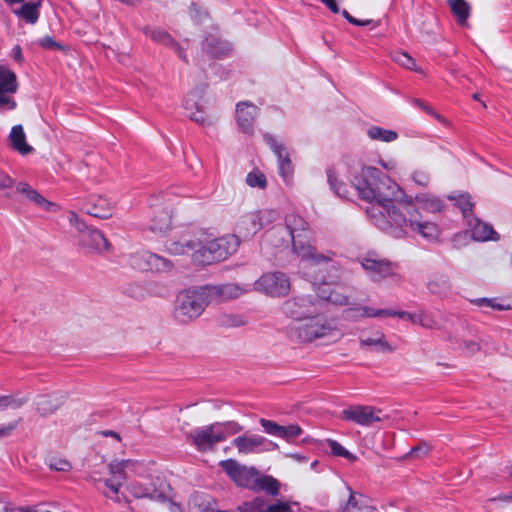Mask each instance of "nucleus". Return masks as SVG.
<instances>
[{"mask_svg": "<svg viewBox=\"0 0 512 512\" xmlns=\"http://www.w3.org/2000/svg\"><path fill=\"white\" fill-rule=\"evenodd\" d=\"M9 140L13 149L22 155H27L33 151V147L26 142V136L22 125H15L12 127Z\"/></svg>", "mask_w": 512, "mask_h": 512, "instance_id": "30", "label": "nucleus"}, {"mask_svg": "<svg viewBox=\"0 0 512 512\" xmlns=\"http://www.w3.org/2000/svg\"><path fill=\"white\" fill-rule=\"evenodd\" d=\"M261 223V229L271 223H273L278 218V212L274 209H265L261 211H255Z\"/></svg>", "mask_w": 512, "mask_h": 512, "instance_id": "53", "label": "nucleus"}, {"mask_svg": "<svg viewBox=\"0 0 512 512\" xmlns=\"http://www.w3.org/2000/svg\"><path fill=\"white\" fill-rule=\"evenodd\" d=\"M283 312L294 319V321H298L299 319H304L305 317L313 314L315 312L314 309V301L312 296H298L293 297L291 299L286 300L282 306Z\"/></svg>", "mask_w": 512, "mask_h": 512, "instance_id": "15", "label": "nucleus"}, {"mask_svg": "<svg viewBox=\"0 0 512 512\" xmlns=\"http://www.w3.org/2000/svg\"><path fill=\"white\" fill-rule=\"evenodd\" d=\"M27 198L33 202H35L40 208H43L46 211H52L55 204L46 200L41 194H39L36 190L30 192Z\"/></svg>", "mask_w": 512, "mask_h": 512, "instance_id": "55", "label": "nucleus"}, {"mask_svg": "<svg viewBox=\"0 0 512 512\" xmlns=\"http://www.w3.org/2000/svg\"><path fill=\"white\" fill-rule=\"evenodd\" d=\"M259 423L262 426L265 433L272 436L280 437L282 425H279L275 421L268 420L265 418H261L259 420Z\"/></svg>", "mask_w": 512, "mask_h": 512, "instance_id": "54", "label": "nucleus"}, {"mask_svg": "<svg viewBox=\"0 0 512 512\" xmlns=\"http://www.w3.org/2000/svg\"><path fill=\"white\" fill-rule=\"evenodd\" d=\"M129 265L139 271L166 273L172 271L171 260L150 251H138L130 255Z\"/></svg>", "mask_w": 512, "mask_h": 512, "instance_id": "5", "label": "nucleus"}, {"mask_svg": "<svg viewBox=\"0 0 512 512\" xmlns=\"http://www.w3.org/2000/svg\"><path fill=\"white\" fill-rule=\"evenodd\" d=\"M361 346L375 347L376 350L381 352H392L393 347L385 340V335L376 331L372 336L362 334L359 338Z\"/></svg>", "mask_w": 512, "mask_h": 512, "instance_id": "32", "label": "nucleus"}, {"mask_svg": "<svg viewBox=\"0 0 512 512\" xmlns=\"http://www.w3.org/2000/svg\"><path fill=\"white\" fill-rule=\"evenodd\" d=\"M212 295L227 296L230 298L239 295L237 286L227 284L223 286H205L197 290H186L177 296L174 317L181 323L190 322L198 318L210 302Z\"/></svg>", "mask_w": 512, "mask_h": 512, "instance_id": "2", "label": "nucleus"}, {"mask_svg": "<svg viewBox=\"0 0 512 512\" xmlns=\"http://www.w3.org/2000/svg\"><path fill=\"white\" fill-rule=\"evenodd\" d=\"M303 433L302 428L297 424H289L287 426H282L281 434L279 438L285 439L290 442L293 439L299 437Z\"/></svg>", "mask_w": 512, "mask_h": 512, "instance_id": "52", "label": "nucleus"}, {"mask_svg": "<svg viewBox=\"0 0 512 512\" xmlns=\"http://www.w3.org/2000/svg\"><path fill=\"white\" fill-rule=\"evenodd\" d=\"M65 396L60 393L38 396L35 402L37 412L47 417L55 413L64 403Z\"/></svg>", "mask_w": 512, "mask_h": 512, "instance_id": "24", "label": "nucleus"}, {"mask_svg": "<svg viewBox=\"0 0 512 512\" xmlns=\"http://www.w3.org/2000/svg\"><path fill=\"white\" fill-rule=\"evenodd\" d=\"M48 466L51 470L66 472L72 467L71 463L64 458L52 457L49 460Z\"/></svg>", "mask_w": 512, "mask_h": 512, "instance_id": "56", "label": "nucleus"}, {"mask_svg": "<svg viewBox=\"0 0 512 512\" xmlns=\"http://www.w3.org/2000/svg\"><path fill=\"white\" fill-rule=\"evenodd\" d=\"M81 210L95 218L107 219L112 216V204L103 196L91 195L82 202Z\"/></svg>", "mask_w": 512, "mask_h": 512, "instance_id": "18", "label": "nucleus"}, {"mask_svg": "<svg viewBox=\"0 0 512 512\" xmlns=\"http://www.w3.org/2000/svg\"><path fill=\"white\" fill-rule=\"evenodd\" d=\"M18 89L16 74L7 68L0 66V92L14 94Z\"/></svg>", "mask_w": 512, "mask_h": 512, "instance_id": "36", "label": "nucleus"}, {"mask_svg": "<svg viewBox=\"0 0 512 512\" xmlns=\"http://www.w3.org/2000/svg\"><path fill=\"white\" fill-rule=\"evenodd\" d=\"M203 49L214 58H222L232 52V46L229 42L214 36L207 37L204 40Z\"/></svg>", "mask_w": 512, "mask_h": 512, "instance_id": "25", "label": "nucleus"}, {"mask_svg": "<svg viewBox=\"0 0 512 512\" xmlns=\"http://www.w3.org/2000/svg\"><path fill=\"white\" fill-rule=\"evenodd\" d=\"M219 466L237 486L252 490L258 471L256 468L241 465L235 459L222 460Z\"/></svg>", "mask_w": 512, "mask_h": 512, "instance_id": "7", "label": "nucleus"}, {"mask_svg": "<svg viewBox=\"0 0 512 512\" xmlns=\"http://www.w3.org/2000/svg\"><path fill=\"white\" fill-rule=\"evenodd\" d=\"M257 291L272 297L285 296L290 290V281L283 272L263 274L254 284Z\"/></svg>", "mask_w": 512, "mask_h": 512, "instance_id": "6", "label": "nucleus"}, {"mask_svg": "<svg viewBox=\"0 0 512 512\" xmlns=\"http://www.w3.org/2000/svg\"><path fill=\"white\" fill-rule=\"evenodd\" d=\"M470 302L478 307H490L498 311L510 309L509 305L497 303L494 298H476L470 300Z\"/></svg>", "mask_w": 512, "mask_h": 512, "instance_id": "50", "label": "nucleus"}, {"mask_svg": "<svg viewBox=\"0 0 512 512\" xmlns=\"http://www.w3.org/2000/svg\"><path fill=\"white\" fill-rule=\"evenodd\" d=\"M41 2H27L24 3L19 9L13 10V13L25 22L35 24L39 18V8Z\"/></svg>", "mask_w": 512, "mask_h": 512, "instance_id": "33", "label": "nucleus"}, {"mask_svg": "<svg viewBox=\"0 0 512 512\" xmlns=\"http://www.w3.org/2000/svg\"><path fill=\"white\" fill-rule=\"evenodd\" d=\"M285 227L291 239H298L303 238V234L308 230V223L298 214L290 213L285 217Z\"/></svg>", "mask_w": 512, "mask_h": 512, "instance_id": "29", "label": "nucleus"}, {"mask_svg": "<svg viewBox=\"0 0 512 512\" xmlns=\"http://www.w3.org/2000/svg\"><path fill=\"white\" fill-rule=\"evenodd\" d=\"M366 214L376 227L393 236L396 224L388 217L386 211L381 207V205L371 203V206L366 209Z\"/></svg>", "mask_w": 512, "mask_h": 512, "instance_id": "22", "label": "nucleus"}, {"mask_svg": "<svg viewBox=\"0 0 512 512\" xmlns=\"http://www.w3.org/2000/svg\"><path fill=\"white\" fill-rule=\"evenodd\" d=\"M259 108L250 101H241L236 104L235 118L239 129L245 134L254 132L255 118Z\"/></svg>", "mask_w": 512, "mask_h": 512, "instance_id": "16", "label": "nucleus"}, {"mask_svg": "<svg viewBox=\"0 0 512 512\" xmlns=\"http://www.w3.org/2000/svg\"><path fill=\"white\" fill-rule=\"evenodd\" d=\"M214 424L219 425L217 430H219L221 434L224 436V440L228 436L235 435L243 430V427L235 421L215 422Z\"/></svg>", "mask_w": 512, "mask_h": 512, "instance_id": "47", "label": "nucleus"}, {"mask_svg": "<svg viewBox=\"0 0 512 512\" xmlns=\"http://www.w3.org/2000/svg\"><path fill=\"white\" fill-rule=\"evenodd\" d=\"M447 4L455 16L457 23L461 26L465 25L470 16L471 8L469 3L465 0H447Z\"/></svg>", "mask_w": 512, "mask_h": 512, "instance_id": "37", "label": "nucleus"}, {"mask_svg": "<svg viewBox=\"0 0 512 512\" xmlns=\"http://www.w3.org/2000/svg\"><path fill=\"white\" fill-rule=\"evenodd\" d=\"M326 175L329 187L334 194L340 198H348L347 185L338 180L335 169L333 167H328L326 169Z\"/></svg>", "mask_w": 512, "mask_h": 512, "instance_id": "41", "label": "nucleus"}, {"mask_svg": "<svg viewBox=\"0 0 512 512\" xmlns=\"http://www.w3.org/2000/svg\"><path fill=\"white\" fill-rule=\"evenodd\" d=\"M468 226L470 227L472 237L474 240L486 242V241H498L499 234L493 229V227L486 222H483L478 217L474 216L468 220Z\"/></svg>", "mask_w": 512, "mask_h": 512, "instance_id": "21", "label": "nucleus"}, {"mask_svg": "<svg viewBox=\"0 0 512 512\" xmlns=\"http://www.w3.org/2000/svg\"><path fill=\"white\" fill-rule=\"evenodd\" d=\"M211 497L203 493H195L189 500L191 512H214Z\"/></svg>", "mask_w": 512, "mask_h": 512, "instance_id": "40", "label": "nucleus"}, {"mask_svg": "<svg viewBox=\"0 0 512 512\" xmlns=\"http://www.w3.org/2000/svg\"><path fill=\"white\" fill-rule=\"evenodd\" d=\"M328 446L331 450V453L334 456L344 457L350 462H354L357 460V456L349 452L346 448H344L339 442L336 440H328Z\"/></svg>", "mask_w": 512, "mask_h": 512, "instance_id": "46", "label": "nucleus"}, {"mask_svg": "<svg viewBox=\"0 0 512 512\" xmlns=\"http://www.w3.org/2000/svg\"><path fill=\"white\" fill-rule=\"evenodd\" d=\"M246 183L252 188L265 189L267 186L266 176L260 171L249 172L246 176Z\"/></svg>", "mask_w": 512, "mask_h": 512, "instance_id": "48", "label": "nucleus"}, {"mask_svg": "<svg viewBox=\"0 0 512 512\" xmlns=\"http://www.w3.org/2000/svg\"><path fill=\"white\" fill-rule=\"evenodd\" d=\"M29 401V397H15L12 395H0V411L7 408L18 409Z\"/></svg>", "mask_w": 512, "mask_h": 512, "instance_id": "44", "label": "nucleus"}, {"mask_svg": "<svg viewBox=\"0 0 512 512\" xmlns=\"http://www.w3.org/2000/svg\"><path fill=\"white\" fill-rule=\"evenodd\" d=\"M145 34L149 38H151L153 41H155L159 44L171 47L172 49L175 50V52H177L179 54V57L182 61H184V62L187 61L185 56L182 55V50H181L180 46L178 45V43L165 30L160 29V28L147 27L145 29Z\"/></svg>", "mask_w": 512, "mask_h": 512, "instance_id": "26", "label": "nucleus"}, {"mask_svg": "<svg viewBox=\"0 0 512 512\" xmlns=\"http://www.w3.org/2000/svg\"><path fill=\"white\" fill-rule=\"evenodd\" d=\"M21 420L22 419L19 418L18 420H15V421L10 422L4 426H1L0 427V438L9 437L13 433V431L18 427Z\"/></svg>", "mask_w": 512, "mask_h": 512, "instance_id": "63", "label": "nucleus"}, {"mask_svg": "<svg viewBox=\"0 0 512 512\" xmlns=\"http://www.w3.org/2000/svg\"><path fill=\"white\" fill-rule=\"evenodd\" d=\"M448 199L454 201V205L457 206L462 212L463 217L468 221L471 217H474L471 195L469 193H461L458 195H449Z\"/></svg>", "mask_w": 512, "mask_h": 512, "instance_id": "35", "label": "nucleus"}, {"mask_svg": "<svg viewBox=\"0 0 512 512\" xmlns=\"http://www.w3.org/2000/svg\"><path fill=\"white\" fill-rule=\"evenodd\" d=\"M69 223L80 233V243L91 252L102 253L109 249L110 244L105 236L97 229L88 228L75 212H69Z\"/></svg>", "mask_w": 512, "mask_h": 512, "instance_id": "4", "label": "nucleus"}, {"mask_svg": "<svg viewBox=\"0 0 512 512\" xmlns=\"http://www.w3.org/2000/svg\"><path fill=\"white\" fill-rule=\"evenodd\" d=\"M429 451L428 445L423 442L417 446H414L410 449L409 454L411 456L421 457L423 455H426Z\"/></svg>", "mask_w": 512, "mask_h": 512, "instance_id": "64", "label": "nucleus"}, {"mask_svg": "<svg viewBox=\"0 0 512 512\" xmlns=\"http://www.w3.org/2000/svg\"><path fill=\"white\" fill-rule=\"evenodd\" d=\"M318 296L334 305L345 306L349 304V297L335 289L323 280L322 286L318 289Z\"/></svg>", "mask_w": 512, "mask_h": 512, "instance_id": "31", "label": "nucleus"}, {"mask_svg": "<svg viewBox=\"0 0 512 512\" xmlns=\"http://www.w3.org/2000/svg\"><path fill=\"white\" fill-rule=\"evenodd\" d=\"M197 246L196 241L187 240V241H175L168 240L165 243V251L171 255H185L190 251L194 252Z\"/></svg>", "mask_w": 512, "mask_h": 512, "instance_id": "38", "label": "nucleus"}, {"mask_svg": "<svg viewBox=\"0 0 512 512\" xmlns=\"http://www.w3.org/2000/svg\"><path fill=\"white\" fill-rule=\"evenodd\" d=\"M266 502L263 497H256L251 501L243 502L238 509L240 512H264Z\"/></svg>", "mask_w": 512, "mask_h": 512, "instance_id": "45", "label": "nucleus"}, {"mask_svg": "<svg viewBox=\"0 0 512 512\" xmlns=\"http://www.w3.org/2000/svg\"><path fill=\"white\" fill-rule=\"evenodd\" d=\"M390 309H375L371 307L348 308L343 311V317L347 320H358L362 317H389Z\"/></svg>", "mask_w": 512, "mask_h": 512, "instance_id": "27", "label": "nucleus"}, {"mask_svg": "<svg viewBox=\"0 0 512 512\" xmlns=\"http://www.w3.org/2000/svg\"><path fill=\"white\" fill-rule=\"evenodd\" d=\"M124 462L110 463L109 470L110 473L115 476V479L124 481L125 480V472H124Z\"/></svg>", "mask_w": 512, "mask_h": 512, "instance_id": "59", "label": "nucleus"}, {"mask_svg": "<svg viewBox=\"0 0 512 512\" xmlns=\"http://www.w3.org/2000/svg\"><path fill=\"white\" fill-rule=\"evenodd\" d=\"M417 324H419L423 328H427V329L439 328L438 321L434 318L432 313H430L428 311H421L418 314Z\"/></svg>", "mask_w": 512, "mask_h": 512, "instance_id": "51", "label": "nucleus"}, {"mask_svg": "<svg viewBox=\"0 0 512 512\" xmlns=\"http://www.w3.org/2000/svg\"><path fill=\"white\" fill-rule=\"evenodd\" d=\"M207 84L201 87L193 88L184 99V108L188 112L189 118L201 125H210L212 122L203 111L202 95Z\"/></svg>", "mask_w": 512, "mask_h": 512, "instance_id": "13", "label": "nucleus"}, {"mask_svg": "<svg viewBox=\"0 0 512 512\" xmlns=\"http://www.w3.org/2000/svg\"><path fill=\"white\" fill-rule=\"evenodd\" d=\"M264 512H292V509L289 503L278 501L275 504L266 505Z\"/></svg>", "mask_w": 512, "mask_h": 512, "instance_id": "60", "label": "nucleus"}, {"mask_svg": "<svg viewBox=\"0 0 512 512\" xmlns=\"http://www.w3.org/2000/svg\"><path fill=\"white\" fill-rule=\"evenodd\" d=\"M259 218L256 212H250L244 214L238 220L234 235L238 236V239L241 241L248 240L252 238L258 231L261 230V223L258 222Z\"/></svg>", "mask_w": 512, "mask_h": 512, "instance_id": "19", "label": "nucleus"}, {"mask_svg": "<svg viewBox=\"0 0 512 512\" xmlns=\"http://www.w3.org/2000/svg\"><path fill=\"white\" fill-rule=\"evenodd\" d=\"M218 427V424L212 423L195 428L188 434V438L191 439L192 444L198 451H211L219 442L224 441V436L217 430Z\"/></svg>", "mask_w": 512, "mask_h": 512, "instance_id": "8", "label": "nucleus"}, {"mask_svg": "<svg viewBox=\"0 0 512 512\" xmlns=\"http://www.w3.org/2000/svg\"><path fill=\"white\" fill-rule=\"evenodd\" d=\"M263 139L277 157L279 175L285 182H288L294 173V167L289 153L283 144L278 143L273 135L265 133Z\"/></svg>", "mask_w": 512, "mask_h": 512, "instance_id": "12", "label": "nucleus"}, {"mask_svg": "<svg viewBox=\"0 0 512 512\" xmlns=\"http://www.w3.org/2000/svg\"><path fill=\"white\" fill-rule=\"evenodd\" d=\"M415 201L419 204L421 209L431 213L440 212L444 207L442 201L434 196L417 195Z\"/></svg>", "mask_w": 512, "mask_h": 512, "instance_id": "43", "label": "nucleus"}, {"mask_svg": "<svg viewBox=\"0 0 512 512\" xmlns=\"http://www.w3.org/2000/svg\"><path fill=\"white\" fill-rule=\"evenodd\" d=\"M39 45L45 49H62L63 46L56 42L51 36H45L39 40Z\"/></svg>", "mask_w": 512, "mask_h": 512, "instance_id": "62", "label": "nucleus"}, {"mask_svg": "<svg viewBox=\"0 0 512 512\" xmlns=\"http://www.w3.org/2000/svg\"><path fill=\"white\" fill-rule=\"evenodd\" d=\"M352 184L359 197L369 203H377L386 211L388 217L396 224L393 237L401 238L409 227L427 239L437 235L434 223L422 220V216L411 197L404 196L400 187L378 168L365 166L355 175Z\"/></svg>", "mask_w": 512, "mask_h": 512, "instance_id": "1", "label": "nucleus"}, {"mask_svg": "<svg viewBox=\"0 0 512 512\" xmlns=\"http://www.w3.org/2000/svg\"><path fill=\"white\" fill-rule=\"evenodd\" d=\"M214 252L218 262L226 260L230 255L234 254L240 245V240L236 235H225L216 239H212Z\"/></svg>", "mask_w": 512, "mask_h": 512, "instance_id": "20", "label": "nucleus"}, {"mask_svg": "<svg viewBox=\"0 0 512 512\" xmlns=\"http://www.w3.org/2000/svg\"><path fill=\"white\" fill-rule=\"evenodd\" d=\"M218 324L223 327H239L246 324V321L239 315L222 314L218 317Z\"/></svg>", "mask_w": 512, "mask_h": 512, "instance_id": "49", "label": "nucleus"}, {"mask_svg": "<svg viewBox=\"0 0 512 512\" xmlns=\"http://www.w3.org/2000/svg\"><path fill=\"white\" fill-rule=\"evenodd\" d=\"M280 484L277 479L270 475H261L257 471L255 482L252 486V490L255 492L264 491L269 495L276 496L279 494Z\"/></svg>", "mask_w": 512, "mask_h": 512, "instance_id": "28", "label": "nucleus"}, {"mask_svg": "<svg viewBox=\"0 0 512 512\" xmlns=\"http://www.w3.org/2000/svg\"><path fill=\"white\" fill-rule=\"evenodd\" d=\"M291 241L294 253L302 260L313 265L325 264L326 266L334 267V252L329 251L326 254L318 253L316 248L307 243L303 238H294L291 239Z\"/></svg>", "mask_w": 512, "mask_h": 512, "instance_id": "10", "label": "nucleus"}, {"mask_svg": "<svg viewBox=\"0 0 512 512\" xmlns=\"http://www.w3.org/2000/svg\"><path fill=\"white\" fill-rule=\"evenodd\" d=\"M232 445L238 449L240 454L268 451L277 447V444L257 434L238 436L233 439Z\"/></svg>", "mask_w": 512, "mask_h": 512, "instance_id": "14", "label": "nucleus"}, {"mask_svg": "<svg viewBox=\"0 0 512 512\" xmlns=\"http://www.w3.org/2000/svg\"><path fill=\"white\" fill-rule=\"evenodd\" d=\"M414 182L422 187H426L430 182V176L426 171L417 170L413 173L412 176Z\"/></svg>", "mask_w": 512, "mask_h": 512, "instance_id": "61", "label": "nucleus"}, {"mask_svg": "<svg viewBox=\"0 0 512 512\" xmlns=\"http://www.w3.org/2000/svg\"><path fill=\"white\" fill-rule=\"evenodd\" d=\"M171 227V214L167 208L159 211V215H154L151 219L150 229L153 232L164 233Z\"/></svg>", "mask_w": 512, "mask_h": 512, "instance_id": "39", "label": "nucleus"}, {"mask_svg": "<svg viewBox=\"0 0 512 512\" xmlns=\"http://www.w3.org/2000/svg\"><path fill=\"white\" fill-rule=\"evenodd\" d=\"M288 339L296 344H308L317 340L337 339L341 336L334 319L325 315H309L291 322L286 327Z\"/></svg>", "mask_w": 512, "mask_h": 512, "instance_id": "3", "label": "nucleus"}, {"mask_svg": "<svg viewBox=\"0 0 512 512\" xmlns=\"http://www.w3.org/2000/svg\"><path fill=\"white\" fill-rule=\"evenodd\" d=\"M461 349L466 355H473L480 350V344L475 340H463Z\"/></svg>", "mask_w": 512, "mask_h": 512, "instance_id": "58", "label": "nucleus"}, {"mask_svg": "<svg viewBox=\"0 0 512 512\" xmlns=\"http://www.w3.org/2000/svg\"><path fill=\"white\" fill-rule=\"evenodd\" d=\"M389 317H398L400 319L410 321L413 324H417L418 314L390 309Z\"/></svg>", "mask_w": 512, "mask_h": 512, "instance_id": "57", "label": "nucleus"}, {"mask_svg": "<svg viewBox=\"0 0 512 512\" xmlns=\"http://www.w3.org/2000/svg\"><path fill=\"white\" fill-rule=\"evenodd\" d=\"M196 243L197 246L191 254L192 262L195 265L206 266L218 262L211 240L196 241Z\"/></svg>", "mask_w": 512, "mask_h": 512, "instance_id": "23", "label": "nucleus"}, {"mask_svg": "<svg viewBox=\"0 0 512 512\" xmlns=\"http://www.w3.org/2000/svg\"><path fill=\"white\" fill-rule=\"evenodd\" d=\"M427 288L431 293L442 296L450 291L451 285L447 275L436 273L430 277Z\"/></svg>", "mask_w": 512, "mask_h": 512, "instance_id": "34", "label": "nucleus"}, {"mask_svg": "<svg viewBox=\"0 0 512 512\" xmlns=\"http://www.w3.org/2000/svg\"><path fill=\"white\" fill-rule=\"evenodd\" d=\"M361 265L374 282H380L388 277L400 280V276L396 272L398 266L387 260L365 257L361 261Z\"/></svg>", "mask_w": 512, "mask_h": 512, "instance_id": "11", "label": "nucleus"}, {"mask_svg": "<svg viewBox=\"0 0 512 512\" xmlns=\"http://www.w3.org/2000/svg\"><path fill=\"white\" fill-rule=\"evenodd\" d=\"M157 481L159 482L158 487H156L154 483L152 484L153 486L132 483L128 486V490L130 494L137 499L148 498L158 502H165L168 500L167 490L169 489V485L159 479Z\"/></svg>", "mask_w": 512, "mask_h": 512, "instance_id": "17", "label": "nucleus"}, {"mask_svg": "<svg viewBox=\"0 0 512 512\" xmlns=\"http://www.w3.org/2000/svg\"><path fill=\"white\" fill-rule=\"evenodd\" d=\"M381 412L380 409L368 405H351L342 410L341 418L360 426H371L384 420V417L380 416Z\"/></svg>", "mask_w": 512, "mask_h": 512, "instance_id": "9", "label": "nucleus"}, {"mask_svg": "<svg viewBox=\"0 0 512 512\" xmlns=\"http://www.w3.org/2000/svg\"><path fill=\"white\" fill-rule=\"evenodd\" d=\"M367 136L371 140L382 142H393L398 138V133L394 130L385 129L380 126H371L367 130Z\"/></svg>", "mask_w": 512, "mask_h": 512, "instance_id": "42", "label": "nucleus"}]
</instances>
